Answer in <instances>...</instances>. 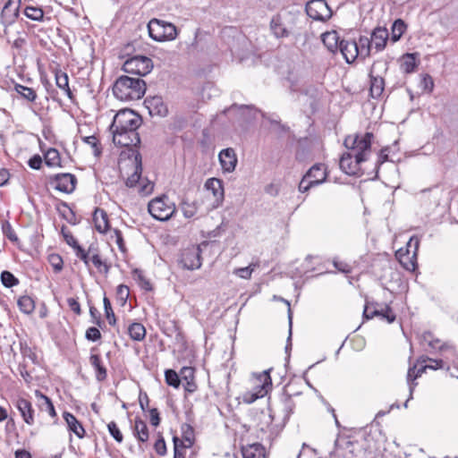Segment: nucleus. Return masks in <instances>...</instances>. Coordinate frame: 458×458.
<instances>
[{
  "instance_id": "39448f33",
  "label": "nucleus",
  "mask_w": 458,
  "mask_h": 458,
  "mask_svg": "<svg viewBox=\"0 0 458 458\" xmlns=\"http://www.w3.org/2000/svg\"><path fill=\"white\" fill-rule=\"evenodd\" d=\"M271 387L272 379L269 375V370L253 374V390L244 394L243 401L247 403H252L259 398L264 397Z\"/></svg>"
},
{
  "instance_id": "3c124183",
  "label": "nucleus",
  "mask_w": 458,
  "mask_h": 458,
  "mask_svg": "<svg viewBox=\"0 0 458 458\" xmlns=\"http://www.w3.org/2000/svg\"><path fill=\"white\" fill-rule=\"evenodd\" d=\"M1 282L7 288L13 287L19 284L18 279L9 271L2 272Z\"/></svg>"
},
{
  "instance_id": "13d9d810",
  "label": "nucleus",
  "mask_w": 458,
  "mask_h": 458,
  "mask_svg": "<svg viewBox=\"0 0 458 458\" xmlns=\"http://www.w3.org/2000/svg\"><path fill=\"white\" fill-rule=\"evenodd\" d=\"M313 186L316 185L311 182L310 178H307V174H305L299 183V191L301 192H306Z\"/></svg>"
},
{
  "instance_id": "0eeeda50",
  "label": "nucleus",
  "mask_w": 458,
  "mask_h": 458,
  "mask_svg": "<svg viewBox=\"0 0 458 458\" xmlns=\"http://www.w3.org/2000/svg\"><path fill=\"white\" fill-rule=\"evenodd\" d=\"M149 214L157 220L166 221L173 216L176 208L174 203L165 195L157 197L148 205Z\"/></svg>"
},
{
  "instance_id": "20e7f679",
  "label": "nucleus",
  "mask_w": 458,
  "mask_h": 458,
  "mask_svg": "<svg viewBox=\"0 0 458 458\" xmlns=\"http://www.w3.org/2000/svg\"><path fill=\"white\" fill-rule=\"evenodd\" d=\"M142 162L141 156L137 153L133 160V172L126 179L125 184L127 187L132 188L139 185L138 191L143 196L149 195L154 189V183L147 178L141 177Z\"/></svg>"
},
{
  "instance_id": "a878e982",
  "label": "nucleus",
  "mask_w": 458,
  "mask_h": 458,
  "mask_svg": "<svg viewBox=\"0 0 458 458\" xmlns=\"http://www.w3.org/2000/svg\"><path fill=\"white\" fill-rule=\"evenodd\" d=\"M205 188L210 191L216 200L224 199L223 182L217 178H209L205 182Z\"/></svg>"
},
{
  "instance_id": "9b49d317",
  "label": "nucleus",
  "mask_w": 458,
  "mask_h": 458,
  "mask_svg": "<svg viewBox=\"0 0 458 458\" xmlns=\"http://www.w3.org/2000/svg\"><path fill=\"white\" fill-rule=\"evenodd\" d=\"M153 69V62L143 55H135L127 59L123 65V70L131 74L145 76Z\"/></svg>"
},
{
  "instance_id": "ea45409f",
  "label": "nucleus",
  "mask_w": 458,
  "mask_h": 458,
  "mask_svg": "<svg viewBox=\"0 0 458 458\" xmlns=\"http://www.w3.org/2000/svg\"><path fill=\"white\" fill-rule=\"evenodd\" d=\"M422 340L426 342L428 344V346L431 347L432 349H438L440 351H454L453 348L447 346L446 344H440V341L438 339H433V336L429 332L424 333L422 335Z\"/></svg>"
},
{
  "instance_id": "bf43d9fd",
  "label": "nucleus",
  "mask_w": 458,
  "mask_h": 458,
  "mask_svg": "<svg viewBox=\"0 0 458 458\" xmlns=\"http://www.w3.org/2000/svg\"><path fill=\"white\" fill-rule=\"evenodd\" d=\"M129 294H130V290H129V287L127 285H125V284L118 285V287H117V295L119 296L121 301L125 302L127 301L128 297H129Z\"/></svg>"
},
{
  "instance_id": "2f4dec72",
  "label": "nucleus",
  "mask_w": 458,
  "mask_h": 458,
  "mask_svg": "<svg viewBox=\"0 0 458 458\" xmlns=\"http://www.w3.org/2000/svg\"><path fill=\"white\" fill-rule=\"evenodd\" d=\"M243 458H265V449L260 444H253L242 448Z\"/></svg>"
},
{
  "instance_id": "a19ab883",
  "label": "nucleus",
  "mask_w": 458,
  "mask_h": 458,
  "mask_svg": "<svg viewBox=\"0 0 458 458\" xmlns=\"http://www.w3.org/2000/svg\"><path fill=\"white\" fill-rule=\"evenodd\" d=\"M20 310L25 314H30L35 309L34 301L31 297L24 295L18 300Z\"/></svg>"
},
{
  "instance_id": "6e6d98bb",
  "label": "nucleus",
  "mask_w": 458,
  "mask_h": 458,
  "mask_svg": "<svg viewBox=\"0 0 458 458\" xmlns=\"http://www.w3.org/2000/svg\"><path fill=\"white\" fill-rule=\"evenodd\" d=\"M85 337L89 341L96 342L101 338V333L97 327H91L87 329Z\"/></svg>"
},
{
  "instance_id": "8fccbe9b",
  "label": "nucleus",
  "mask_w": 458,
  "mask_h": 458,
  "mask_svg": "<svg viewBox=\"0 0 458 458\" xmlns=\"http://www.w3.org/2000/svg\"><path fill=\"white\" fill-rule=\"evenodd\" d=\"M427 360H429L431 362V364L429 365H425L423 366L420 370L419 372H423L425 371L427 369H441L444 367V361L443 360H434V359H430V358H428V357H421L420 361L421 363H424L426 362Z\"/></svg>"
},
{
  "instance_id": "473e14b6",
  "label": "nucleus",
  "mask_w": 458,
  "mask_h": 458,
  "mask_svg": "<svg viewBox=\"0 0 458 458\" xmlns=\"http://www.w3.org/2000/svg\"><path fill=\"white\" fill-rule=\"evenodd\" d=\"M150 114H155L160 116H165L167 114V107L164 104L163 100L159 97L153 98L150 101H148Z\"/></svg>"
},
{
  "instance_id": "bb28decb",
  "label": "nucleus",
  "mask_w": 458,
  "mask_h": 458,
  "mask_svg": "<svg viewBox=\"0 0 458 458\" xmlns=\"http://www.w3.org/2000/svg\"><path fill=\"white\" fill-rule=\"evenodd\" d=\"M91 366L96 371V378L98 381L102 382L107 377V371L103 365L101 358L98 354H91L89 357Z\"/></svg>"
},
{
  "instance_id": "052dcab7",
  "label": "nucleus",
  "mask_w": 458,
  "mask_h": 458,
  "mask_svg": "<svg viewBox=\"0 0 458 458\" xmlns=\"http://www.w3.org/2000/svg\"><path fill=\"white\" fill-rule=\"evenodd\" d=\"M154 448L159 455H165L166 454V445L163 437H160L156 441Z\"/></svg>"
},
{
  "instance_id": "e2e57ef3",
  "label": "nucleus",
  "mask_w": 458,
  "mask_h": 458,
  "mask_svg": "<svg viewBox=\"0 0 458 458\" xmlns=\"http://www.w3.org/2000/svg\"><path fill=\"white\" fill-rule=\"evenodd\" d=\"M174 458H184V454L182 451H180L179 447L181 446L179 444H182V441L179 439L177 437H174Z\"/></svg>"
},
{
  "instance_id": "5701e85b",
  "label": "nucleus",
  "mask_w": 458,
  "mask_h": 458,
  "mask_svg": "<svg viewBox=\"0 0 458 458\" xmlns=\"http://www.w3.org/2000/svg\"><path fill=\"white\" fill-rule=\"evenodd\" d=\"M306 174L307 178H310L316 186L324 182L327 179L326 167L322 164L314 165L310 168Z\"/></svg>"
},
{
  "instance_id": "864d4df0",
  "label": "nucleus",
  "mask_w": 458,
  "mask_h": 458,
  "mask_svg": "<svg viewBox=\"0 0 458 458\" xmlns=\"http://www.w3.org/2000/svg\"><path fill=\"white\" fill-rule=\"evenodd\" d=\"M182 211L186 218H191L194 216L195 214L197 213V207L195 206L194 203L183 201L182 203Z\"/></svg>"
},
{
  "instance_id": "f03ea898",
  "label": "nucleus",
  "mask_w": 458,
  "mask_h": 458,
  "mask_svg": "<svg viewBox=\"0 0 458 458\" xmlns=\"http://www.w3.org/2000/svg\"><path fill=\"white\" fill-rule=\"evenodd\" d=\"M141 124V118L131 109H122L114 116L110 125L113 142L121 147H137L140 138L137 131Z\"/></svg>"
},
{
  "instance_id": "49530a36",
  "label": "nucleus",
  "mask_w": 458,
  "mask_h": 458,
  "mask_svg": "<svg viewBox=\"0 0 458 458\" xmlns=\"http://www.w3.org/2000/svg\"><path fill=\"white\" fill-rule=\"evenodd\" d=\"M257 267H258L257 264L252 263L250 266L245 267L235 268L233 273V275L239 276L240 278L250 279L251 277L252 272L254 271V269Z\"/></svg>"
},
{
  "instance_id": "603ef678",
  "label": "nucleus",
  "mask_w": 458,
  "mask_h": 458,
  "mask_svg": "<svg viewBox=\"0 0 458 458\" xmlns=\"http://www.w3.org/2000/svg\"><path fill=\"white\" fill-rule=\"evenodd\" d=\"M133 276H134L135 279L138 280L139 284L140 285L141 288H143L146 291L152 290L151 284L149 283V281L148 279L145 278L141 270L135 269L133 271Z\"/></svg>"
},
{
  "instance_id": "9d476101",
  "label": "nucleus",
  "mask_w": 458,
  "mask_h": 458,
  "mask_svg": "<svg viewBox=\"0 0 458 458\" xmlns=\"http://www.w3.org/2000/svg\"><path fill=\"white\" fill-rule=\"evenodd\" d=\"M420 246V239L411 236L407 243V249H400L396 251V258L403 267L408 271H414L417 267L416 257Z\"/></svg>"
},
{
  "instance_id": "338daca9",
  "label": "nucleus",
  "mask_w": 458,
  "mask_h": 458,
  "mask_svg": "<svg viewBox=\"0 0 458 458\" xmlns=\"http://www.w3.org/2000/svg\"><path fill=\"white\" fill-rule=\"evenodd\" d=\"M67 303H68V306L69 308L74 312L76 313L77 315H80L81 312V305L80 303L77 301V300H75L74 298H69L67 300Z\"/></svg>"
},
{
  "instance_id": "1a4fd4ad",
  "label": "nucleus",
  "mask_w": 458,
  "mask_h": 458,
  "mask_svg": "<svg viewBox=\"0 0 458 458\" xmlns=\"http://www.w3.org/2000/svg\"><path fill=\"white\" fill-rule=\"evenodd\" d=\"M420 246V239L411 236L407 243V249H400L396 251V258L403 267L408 271H414L417 267L416 257Z\"/></svg>"
},
{
  "instance_id": "69168bd1",
  "label": "nucleus",
  "mask_w": 458,
  "mask_h": 458,
  "mask_svg": "<svg viewBox=\"0 0 458 458\" xmlns=\"http://www.w3.org/2000/svg\"><path fill=\"white\" fill-rule=\"evenodd\" d=\"M240 110L242 112V114H245V113H248L246 119L249 120L250 118H254L256 114L258 113V110L255 109L251 106H242L239 107Z\"/></svg>"
},
{
  "instance_id": "412c9836",
  "label": "nucleus",
  "mask_w": 458,
  "mask_h": 458,
  "mask_svg": "<svg viewBox=\"0 0 458 458\" xmlns=\"http://www.w3.org/2000/svg\"><path fill=\"white\" fill-rule=\"evenodd\" d=\"M181 382L183 384L185 391L193 393L197 389L195 383L194 369L191 367H183L180 371Z\"/></svg>"
},
{
  "instance_id": "58836bf2",
  "label": "nucleus",
  "mask_w": 458,
  "mask_h": 458,
  "mask_svg": "<svg viewBox=\"0 0 458 458\" xmlns=\"http://www.w3.org/2000/svg\"><path fill=\"white\" fill-rule=\"evenodd\" d=\"M14 89L19 95L30 102H34L37 98V93L31 88L21 84H16Z\"/></svg>"
},
{
  "instance_id": "4468645a",
  "label": "nucleus",
  "mask_w": 458,
  "mask_h": 458,
  "mask_svg": "<svg viewBox=\"0 0 458 458\" xmlns=\"http://www.w3.org/2000/svg\"><path fill=\"white\" fill-rule=\"evenodd\" d=\"M377 66H382V68L386 71V64L381 62H376L373 64L369 77H370V94L372 98H379L385 89V81L384 79L380 75H375L376 69Z\"/></svg>"
},
{
  "instance_id": "0e129e2a",
  "label": "nucleus",
  "mask_w": 458,
  "mask_h": 458,
  "mask_svg": "<svg viewBox=\"0 0 458 458\" xmlns=\"http://www.w3.org/2000/svg\"><path fill=\"white\" fill-rule=\"evenodd\" d=\"M28 165L30 168L38 170L42 165V158L39 155H34L31 158H30Z\"/></svg>"
},
{
  "instance_id": "37998d69",
  "label": "nucleus",
  "mask_w": 458,
  "mask_h": 458,
  "mask_svg": "<svg viewBox=\"0 0 458 458\" xmlns=\"http://www.w3.org/2000/svg\"><path fill=\"white\" fill-rule=\"evenodd\" d=\"M36 394L38 397L41 398L43 400V403H40V407L43 411H47L51 417H55L56 412L54 407V404L50 398L46 396L45 394L39 393L38 391L36 392Z\"/></svg>"
},
{
  "instance_id": "a18cd8bd",
  "label": "nucleus",
  "mask_w": 458,
  "mask_h": 458,
  "mask_svg": "<svg viewBox=\"0 0 458 458\" xmlns=\"http://www.w3.org/2000/svg\"><path fill=\"white\" fill-rule=\"evenodd\" d=\"M165 383L168 386L178 388L181 384V377L173 369H167L165 372Z\"/></svg>"
},
{
  "instance_id": "4be33fe9",
  "label": "nucleus",
  "mask_w": 458,
  "mask_h": 458,
  "mask_svg": "<svg viewBox=\"0 0 458 458\" xmlns=\"http://www.w3.org/2000/svg\"><path fill=\"white\" fill-rule=\"evenodd\" d=\"M63 417L67 424L68 429L74 433L79 438H83L85 436V429L75 416L71 412L64 411Z\"/></svg>"
},
{
  "instance_id": "423d86ee",
  "label": "nucleus",
  "mask_w": 458,
  "mask_h": 458,
  "mask_svg": "<svg viewBox=\"0 0 458 458\" xmlns=\"http://www.w3.org/2000/svg\"><path fill=\"white\" fill-rule=\"evenodd\" d=\"M294 25V16L290 12L275 14L270 21L269 29L276 38H288Z\"/></svg>"
},
{
  "instance_id": "79ce46f5",
  "label": "nucleus",
  "mask_w": 458,
  "mask_h": 458,
  "mask_svg": "<svg viewBox=\"0 0 458 458\" xmlns=\"http://www.w3.org/2000/svg\"><path fill=\"white\" fill-rule=\"evenodd\" d=\"M45 163L47 166L60 165V154L55 148H49L45 154Z\"/></svg>"
},
{
  "instance_id": "774afa93",
  "label": "nucleus",
  "mask_w": 458,
  "mask_h": 458,
  "mask_svg": "<svg viewBox=\"0 0 458 458\" xmlns=\"http://www.w3.org/2000/svg\"><path fill=\"white\" fill-rule=\"evenodd\" d=\"M149 413H150V423L154 427H157L160 423V418H159V413H158L157 410L156 408H153L149 411Z\"/></svg>"
},
{
  "instance_id": "f8f14e48",
  "label": "nucleus",
  "mask_w": 458,
  "mask_h": 458,
  "mask_svg": "<svg viewBox=\"0 0 458 458\" xmlns=\"http://www.w3.org/2000/svg\"><path fill=\"white\" fill-rule=\"evenodd\" d=\"M200 253L199 247L192 245L182 250L178 262L185 269H198L201 267Z\"/></svg>"
},
{
  "instance_id": "c03bdc74",
  "label": "nucleus",
  "mask_w": 458,
  "mask_h": 458,
  "mask_svg": "<svg viewBox=\"0 0 458 458\" xmlns=\"http://www.w3.org/2000/svg\"><path fill=\"white\" fill-rule=\"evenodd\" d=\"M24 13L29 19L37 21H42L44 17L43 10L35 6H27L24 10Z\"/></svg>"
},
{
  "instance_id": "09e8293b",
  "label": "nucleus",
  "mask_w": 458,
  "mask_h": 458,
  "mask_svg": "<svg viewBox=\"0 0 458 458\" xmlns=\"http://www.w3.org/2000/svg\"><path fill=\"white\" fill-rule=\"evenodd\" d=\"M82 140L93 148V153L96 157L101 154L99 140L95 135L83 137Z\"/></svg>"
},
{
  "instance_id": "aec40b11",
  "label": "nucleus",
  "mask_w": 458,
  "mask_h": 458,
  "mask_svg": "<svg viewBox=\"0 0 458 458\" xmlns=\"http://www.w3.org/2000/svg\"><path fill=\"white\" fill-rule=\"evenodd\" d=\"M19 13L18 1L9 0L3 7L1 18L4 23L11 24Z\"/></svg>"
},
{
  "instance_id": "c756f323",
  "label": "nucleus",
  "mask_w": 458,
  "mask_h": 458,
  "mask_svg": "<svg viewBox=\"0 0 458 458\" xmlns=\"http://www.w3.org/2000/svg\"><path fill=\"white\" fill-rule=\"evenodd\" d=\"M55 83L70 99L72 98V93L69 87V78L66 72L57 71L55 72Z\"/></svg>"
},
{
  "instance_id": "c85d7f7f",
  "label": "nucleus",
  "mask_w": 458,
  "mask_h": 458,
  "mask_svg": "<svg viewBox=\"0 0 458 458\" xmlns=\"http://www.w3.org/2000/svg\"><path fill=\"white\" fill-rule=\"evenodd\" d=\"M134 436L141 443H146L148 439V428L145 421L137 418L134 421Z\"/></svg>"
},
{
  "instance_id": "6e6552de",
  "label": "nucleus",
  "mask_w": 458,
  "mask_h": 458,
  "mask_svg": "<svg viewBox=\"0 0 458 458\" xmlns=\"http://www.w3.org/2000/svg\"><path fill=\"white\" fill-rule=\"evenodd\" d=\"M148 34L156 41L173 40L177 36L176 27L170 22L152 19L148 24Z\"/></svg>"
},
{
  "instance_id": "4c0bfd02",
  "label": "nucleus",
  "mask_w": 458,
  "mask_h": 458,
  "mask_svg": "<svg viewBox=\"0 0 458 458\" xmlns=\"http://www.w3.org/2000/svg\"><path fill=\"white\" fill-rule=\"evenodd\" d=\"M406 30V25L401 19L396 20L391 28V40L393 42L398 41Z\"/></svg>"
},
{
  "instance_id": "4d7b16f0",
  "label": "nucleus",
  "mask_w": 458,
  "mask_h": 458,
  "mask_svg": "<svg viewBox=\"0 0 458 458\" xmlns=\"http://www.w3.org/2000/svg\"><path fill=\"white\" fill-rule=\"evenodd\" d=\"M421 86L424 90H427L428 92H431L434 89V81L432 77L428 74H425L422 77L421 80Z\"/></svg>"
},
{
  "instance_id": "ddd939ff",
  "label": "nucleus",
  "mask_w": 458,
  "mask_h": 458,
  "mask_svg": "<svg viewBox=\"0 0 458 458\" xmlns=\"http://www.w3.org/2000/svg\"><path fill=\"white\" fill-rule=\"evenodd\" d=\"M306 13L311 19L322 21L332 16V11L325 0L310 1L306 5Z\"/></svg>"
},
{
  "instance_id": "72a5a7b5",
  "label": "nucleus",
  "mask_w": 458,
  "mask_h": 458,
  "mask_svg": "<svg viewBox=\"0 0 458 458\" xmlns=\"http://www.w3.org/2000/svg\"><path fill=\"white\" fill-rule=\"evenodd\" d=\"M128 334L132 340L141 341L145 338L146 328L142 324L134 322L129 326Z\"/></svg>"
},
{
  "instance_id": "e433bc0d",
  "label": "nucleus",
  "mask_w": 458,
  "mask_h": 458,
  "mask_svg": "<svg viewBox=\"0 0 458 458\" xmlns=\"http://www.w3.org/2000/svg\"><path fill=\"white\" fill-rule=\"evenodd\" d=\"M416 67V54H405L403 56L401 63V69L405 73H410L414 71Z\"/></svg>"
},
{
  "instance_id": "680f3d73",
  "label": "nucleus",
  "mask_w": 458,
  "mask_h": 458,
  "mask_svg": "<svg viewBox=\"0 0 458 458\" xmlns=\"http://www.w3.org/2000/svg\"><path fill=\"white\" fill-rule=\"evenodd\" d=\"M50 262L55 272H60L63 269V259L59 255L51 256Z\"/></svg>"
},
{
  "instance_id": "7ed1b4c3",
  "label": "nucleus",
  "mask_w": 458,
  "mask_h": 458,
  "mask_svg": "<svg viewBox=\"0 0 458 458\" xmlns=\"http://www.w3.org/2000/svg\"><path fill=\"white\" fill-rule=\"evenodd\" d=\"M146 91V83L140 78L126 75L120 76L114 82L113 93L122 101H132L141 98Z\"/></svg>"
},
{
  "instance_id": "f704fd0d",
  "label": "nucleus",
  "mask_w": 458,
  "mask_h": 458,
  "mask_svg": "<svg viewBox=\"0 0 458 458\" xmlns=\"http://www.w3.org/2000/svg\"><path fill=\"white\" fill-rule=\"evenodd\" d=\"M97 247L91 244L88 250L83 249L81 246H77L75 250V256L83 261L85 266L89 268V265L91 262V257L93 252L91 250H96Z\"/></svg>"
},
{
  "instance_id": "dca6fc26",
  "label": "nucleus",
  "mask_w": 458,
  "mask_h": 458,
  "mask_svg": "<svg viewBox=\"0 0 458 458\" xmlns=\"http://www.w3.org/2000/svg\"><path fill=\"white\" fill-rule=\"evenodd\" d=\"M55 188L64 193H71L75 189L76 177L72 174H59L55 176Z\"/></svg>"
},
{
  "instance_id": "2eb2a0df",
  "label": "nucleus",
  "mask_w": 458,
  "mask_h": 458,
  "mask_svg": "<svg viewBox=\"0 0 458 458\" xmlns=\"http://www.w3.org/2000/svg\"><path fill=\"white\" fill-rule=\"evenodd\" d=\"M218 158L225 173H232L234 171L237 165V157L234 149L228 148L221 150Z\"/></svg>"
},
{
  "instance_id": "de8ad7c7",
  "label": "nucleus",
  "mask_w": 458,
  "mask_h": 458,
  "mask_svg": "<svg viewBox=\"0 0 458 458\" xmlns=\"http://www.w3.org/2000/svg\"><path fill=\"white\" fill-rule=\"evenodd\" d=\"M103 303H104L105 314H106V318L108 320V323L111 326L115 325L116 318H115V315H114V311H113V309H112L111 302H110L109 299L105 296L104 299H103Z\"/></svg>"
},
{
  "instance_id": "a211bd4d",
  "label": "nucleus",
  "mask_w": 458,
  "mask_h": 458,
  "mask_svg": "<svg viewBox=\"0 0 458 458\" xmlns=\"http://www.w3.org/2000/svg\"><path fill=\"white\" fill-rule=\"evenodd\" d=\"M338 50L348 64H352L359 57V51L354 40H341Z\"/></svg>"
},
{
  "instance_id": "b1692460",
  "label": "nucleus",
  "mask_w": 458,
  "mask_h": 458,
  "mask_svg": "<svg viewBox=\"0 0 458 458\" xmlns=\"http://www.w3.org/2000/svg\"><path fill=\"white\" fill-rule=\"evenodd\" d=\"M93 221L96 230L101 233H105L109 227L106 213L101 208H96L93 214Z\"/></svg>"
},
{
  "instance_id": "c9c22d12",
  "label": "nucleus",
  "mask_w": 458,
  "mask_h": 458,
  "mask_svg": "<svg viewBox=\"0 0 458 458\" xmlns=\"http://www.w3.org/2000/svg\"><path fill=\"white\" fill-rule=\"evenodd\" d=\"M90 252H93L91 257V263L94 265V267L98 270V272L105 275L108 274L110 266L107 265L106 260L102 259L98 248L96 250H91Z\"/></svg>"
},
{
  "instance_id": "6ab92c4d",
  "label": "nucleus",
  "mask_w": 458,
  "mask_h": 458,
  "mask_svg": "<svg viewBox=\"0 0 458 458\" xmlns=\"http://www.w3.org/2000/svg\"><path fill=\"white\" fill-rule=\"evenodd\" d=\"M388 38V30L386 28L377 27L373 30L369 39L372 47H374L377 51H382L386 47Z\"/></svg>"
},
{
  "instance_id": "393cba45",
  "label": "nucleus",
  "mask_w": 458,
  "mask_h": 458,
  "mask_svg": "<svg viewBox=\"0 0 458 458\" xmlns=\"http://www.w3.org/2000/svg\"><path fill=\"white\" fill-rule=\"evenodd\" d=\"M321 37L324 45L330 52L335 53L338 50L341 40L335 30L325 32Z\"/></svg>"
},
{
  "instance_id": "5fc2aeb1",
  "label": "nucleus",
  "mask_w": 458,
  "mask_h": 458,
  "mask_svg": "<svg viewBox=\"0 0 458 458\" xmlns=\"http://www.w3.org/2000/svg\"><path fill=\"white\" fill-rule=\"evenodd\" d=\"M108 431L110 435L118 442L121 443L123 439V434L121 433L120 429L118 428L115 422L111 421L107 425Z\"/></svg>"
},
{
  "instance_id": "f3484780",
  "label": "nucleus",
  "mask_w": 458,
  "mask_h": 458,
  "mask_svg": "<svg viewBox=\"0 0 458 458\" xmlns=\"http://www.w3.org/2000/svg\"><path fill=\"white\" fill-rule=\"evenodd\" d=\"M15 406L20 411L24 422L27 423L28 425H33L35 421V411L32 407L31 403L23 397H19L15 402Z\"/></svg>"
},
{
  "instance_id": "cd10ccee",
  "label": "nucleus",
  "mask_w": 458,
  "mask_h": 458,
  "mask_svg": "<svg viewBox=\"0 0 458 458\" xmlns=\"http://www.w3.org/2000/svg\"><path fill=\"white\" fill-rule=\"evenodd\" d=\"M363 315L366 318H371L374 316H380L382 318L386 319L388 323H393L395 320V314L393 312L392 309L388 306L381 310H375L370 314L368 311V308L366 307L363 312Z\"/></svg>"
},
{
  "instance_id": "7c9ffc66",
  "label": "nucleus",
  "mask_w": 458,
  "mask_h": 458,
  "mask_svg": "<svg viewBox=\"0 0 458 458\" xmlns=\"http://www.w3.org/2000/svg\"><path fill=\"white\" fill-rule=\"evenodd\" d=\"M357 50L359 51V57L365 59L370 55L372 44L369 38L366 36H360L359 41L356 42Z\"/></svg>"
},
{
  "instance_id": "f257e3e1",
  "label": "nucleus",
  "mask_w": 458,
  "mask_h": 458,
  "mask_svg": "<svg viewBox=\"0 0 458 458\" xmlns=\"http://www.w3.org/2000/svg\"><path fill=\"white\" fill-rule=\"evenodd\" d=\"M372 139V132L348 135L344 139V144L350 152L344 153L340 159V168L344 173L349 175L360 173V165L367 161L371 154Z\"/></svg>"
}]
</instances>
